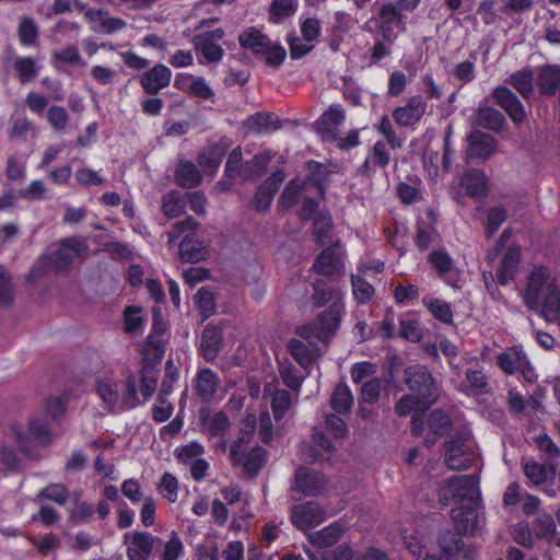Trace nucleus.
<instances>
[{
  "mask_svg": "<svg viewBox=\"0 0 560 560\" xmlns=\"http://www.w3.org/2000/svg\"><path fill=\"white\" fill-rule=\"evenodd\" d=\"M96 393L107 410L113 413L130 410L140 404L138 380L132 374L125 383H120L112 374L100 376L96 381Z\"/></svg>",
  "mask_w": 560,
  "mask_h": 560,
  "instance_id": "nucleus-1",
  "label": "nucleus"
},
{
  "mask_svg": "<svg viewBox=\"0 0 560 560\" xmlns=\"http://www.w3.org/2000/svg\"><path fill=\"white\" fill-rule=\"evenodd\" d=\"M255 423V416H248L245 429L241 430L237 440H235L230 447L232 464L242 467L250 477L256 476L266 463L265 451L258 445H250Z\"/></svg>",
  "mask_w": 560,
  "mask_h": 560,
  "instance_id": "nucleus-2",
  "label": "nucleus"
},
{
  "mask_svg": "<svg viewBox=\"0 0 560 560\" xmlns=\"http://www.w3.org/2000/svg\"><path fill=\"white\" fill-rule=\"evenodd\" d=\"M85 250L86 245L83 240L78 237L63 240L56 249H51L49 254L36 260L28 273L30 280H36L47 270L60 271L66 269L73 259L80 257Z\"/></svg>",
  "mask_w": 560,
  "mask_h": 560,
  "instance_id": "nucleus-3",
  "label": "nucleus"
},
{
  "mask_svg": "<svg viewBox=\"0 0 560 560\" xmlns=\"http://www.w3.org/2000/svg\"><path fill=\"white\" fill-rule=\"evenodd\" d=\"M478 459L477 445L469 431L451 436L445 443V464L452 470H465Z\"/></svg>",
  "mask_w": 560,
  "mask_h": 560,
  "instance_id": "nucleus-4",
  "label": "nucleus"
},
{
  "mask_svg": "<svg viewBox=\"0 0 560 560\" xmlns=\"http://www.w3.org/2000/svg\"><path fill=\"white\" fill-rule=\"evenodd\" d=\"M439 494L444 505L452 500L478 504L480 500L479 478L476 475L454 476L440 487Z\"/></svg>",
  "mask_w": 560,
  "mask_h": 560,
  "instance_id": "nucleus-5",
  "label": "nucleus"
},
{
  "mask_svg": "<svg viewBox=\"0 0 560 560\" xmlns=\"http://www.w3.org/2000/svg\"><path fill=\"white\" fill-rule=\"evenodd\" d=\"M559 284L550 270L544 266L533 268L527 278L524 300L529 308L538 307L550 291Z\"/></svg>",
  "mask_w": 560,
  "mask_h": 560,
  "instance_id": "nucleus-6",
  "label": "nucleus"
},
{
  "mask_svg": "<svg viewBox=\"0 0 560 560\" xmlns=\"http://www.w3.org/2000/svg\"><path fill=\"white\" fill-rule=\"evenodd\" d=\"M343 312V302H332L312 325L302 327L299 334L304 338H310L313 335L317 339L326 341L338 330Z\"/></svg>",
  "mask_w": 560,
  "mask_h": 560,
  "instance_id": "nucleus-7",
  "label": "nucleus"
},
{
  "mask_svg": "<svg viewBox=\"0 0 560 560\" xmlns=\"http://www.w3.org/2000/svg\"><path fill=\"white\" fill-rule=\"evenodd\" d=\"M405 382L411 393L418 395L422 407L436 400V387L432 374L424 365H412L405 370Z\"/></svg>",
  "mask_w": 560,
  "mask_h": 560,
  "instance_id": "nucleus-8",
  "label": "nucleus"
},
{
  "mask_svg": "<svg viewBox=\"0 0 560 560\" xmlns=\"http://www.w3.org/2000/svg\"><path fill=\"white\" fill-rule=\"evenodd\" d=\"M11 434L22 453L31 454L32 442L39 445H48L51 442V433L46 419L34 417L28 422L27 433L23 432L20 425L11 428Z\"/></svg>",
  "mask_w": 560,
  "mask_h": 560,
  "instance_id": "nucleus-9",
  "label": "nucleus"
},
{
  "mask_svg": "<svg viewBox=\"0 0 560 560\" xmlns=\"http://www.w3.org/2000/svg\"><path fill=\"white\" fill-rule=\"evenodd\" d=\"M401 539L410 555L419 559L432 540V534L422 521H415L400 530Z\"/></svg>",
  "mask_w": 560,
  "mask_h": 560,
  "instance_id": "nucleus-10",
  "label": "nucleus"
},
{
  "mask_svg": "<svg viewBox=\"0 0 560 560\" xmlns=\"http://www.w3.org/2000/svg\"><path fill=\"white\" fill-rule=\"evenodd\" d=\"M377 26L384 40L394 42L406 30V24L398 8L393 3L380 9Z\"/></svg>",
  "mask_w": 560,
  "mask_h": 560,
  "instance_id": "nucleus-11",
  "label": "nucleus"
},
{
  "mask_svg": "<svg viewBox=\"0 0 560 560\" xmlns=\"http://www.w3.org/2000/svg\"><path fill=\"white\" fill-rule=\"evenodd\" d=\"M290 517L296 528L305 532L320 525L327 518V514L316 502H305L294 505Z\"/></svg>",
  "mask_w": 560,
  "mask_h": 560,
  "instance_id": "nucleus-12",
  "label": "nucleus"
},
{
  "mask_svg": "<svg viewBox=\"0 0 560 560\" xmlns=\"http://www.w3.org/2000/svg\"><path fill=\"white\" fill-rule=\"evenodd\" d=\"M345 256L343 247L339 242H336L319 254L313 268L324 276H340L345 272Z\"/></svg>",
  "mask_w": 560,
  "mask_h": 560,
  "instance_id": "nucleus-13",
  "label": "nucleus"
},
{
  "mask_svg": "<svg viewBox=\"0 0 560 560\" xmlns=\"http://www.w3.org/2000/svg\"><path fill=\"white\" fill-rule=\"evenodd\" d=\"M220 377L214 371L208 368L198 370L194 378V387L196 395L203 402H211L217 399H223V395L220 394Z\"/></svg>",
  "mask_w": 560,
  "mask_h": 560,
  "instance_id": "nucleus-14",
  "label": "nucleus"
},
{
  "mask_svg": "<svg viewBox=\"0 0 560 560\" xmlns=\"http://www.w3.org/2000/svg\"><path fill=\"white\" fill-rule=\"evenodd\" d=\"M223 36V30L217 28L196 35L192 39V44L195 49L199 51L208 62H218L224 55L223 48L220 45Z\"/></svg>",
  "mask_w": 560,
  "mask_h": 560,
  "instance_id": "nucleus-15",
  "label": "nucleus"
},
{
  "mask_svg": "<svg viewBox=\"0 0 560 560\" xmlns=\"http://www.w3.org/2000/svg\"><path fill=\"white\" fill-rule=\"evenodd\" d=\"M166 326L163 322L160 310H153V329L148 337L143 349V360L159 363L164 357V345L161 340V336L165 332Z\"/></svg>",
  "mask_w": 560,
  "mask_h": 560,
  "instance_id": "nucleus-16",
  "label": "nucleus"
},
{
  "mask_svg": "<svg viewBox=\"0 0 560 560\" xmlns=\"http://www.w3.org/2000/svg\"><path fill=\"white\" fill-rule=\"evenodd\" d=\"M124 540L128 560H149L156 537L147 532H135L125 534Z\"/></svg>",
  "mask_w": 560,
  "mask_h": 560,
  "instance_id": "nucleus-17",
  "label": "nucleus"
},
{
  "mask_svg": "<svg viewBox=\"0 0 560 560\" xmlns=\"http://www.w3.org/2000/svg\"><path fill=\"white\" fill-rule=\"evenodd\" d=\"M427 103L420 95L411 96L404 106L396 107L393 112L395 122L401 127H409L424 116Z\"/></svg>",
  "mask_w": 560,
  "mask_h": 560,
  "instance_id": "nucleus-18",
  "label": "nucleus"
},
{
  "mask_svg": "<svg viewBox=\"0 0 560 560\" xmlns=\"http://www.w3.org/2000/svg\"><path fill=\"white\" fill-rule=\"evenodd\" d=\"M495 103L504 109L511 120L515 124L524 121L525 108L520 98L506 86H497L492 92Z\"/></svg>",
  "mask_w": 560,
  "mask_h": 560,
  "instance_id": "nucleus-19",
  "label": "nucleus"
},
{
  "mask_svg": "<svg viewBox=\"0 0 560 560\" xmlns=\"http://www.w3.org/2000/svg\"><path fill=\"white\" fill-rule=\"evenodd\" d=\"M495 103L504 109L511 120L515 124L524 121L525 108L520 98L506 86H497L492 92Z\"/></svg>",
  "mask_w": 560,
  "mask_h": 560,
  "instance_id": "nucleus-20",
  "label": "nucleus"
},
{
  "mask_svg": "<svg viewBox=\"0 0 560 560\" xmlns=\"http://www.w3.org/2000/svg\"><path fill=\"white\" fill-rule=\"evenodd\" d=\"M528 364L527 357L521 348H509L498 357V365L505 374L513 375L521 371L527 380L532 381V369L526 371Z\"/></svg>",
  "mask_w": 560,
  "mask_h": 560,
  "instance_id": "nucleus-21",
  "label": "nucleus"
},
{
  "mask_svg": "<svg viewBox=\"0 0 560 560\" xmlns=\"http://www.w3.org/2000/svg\"><path fill=\"white\" fill-rule=\"evenodd\" d=\"M172 71L165 65L159 63L139 77L140 84L144 92L150 95L158 94L170 85Z\"/></svg>",
  "mask_w": 560,
  "mask_h": 560,
  "instance_id": "nucleus-22",
  "label": "nucleus"
},
{
  "mask_svg": "<svg viewBox=\"0 0 560 560\" xmlns=\"http://www.w3.org/2000/svg\"><path fill=\"white\" fill-rule=\"evenodd\" d=\"M326 485L323 475L302 467L295 474L292 490H296L307 497H316L322 493Z\"/></svg>",
  "mask_w": 560,
  "mask_h": 560,
  "instance_id": "nucleus-23",
  "label": "nucleus"
},
{
  "mask_svg": "<svg viewBox=\"0 0 560 560\" xmlns=\"http://www.w3.org/2000/svg\"><path fill=\"white\" fill-rule=\"evenodd\" d=\"M282 182L283 173L281 171H277L259 186L253 201V206L257 211H267L270 208L273 196L278 191Z\"/></svg>",
  "mask_w": 560,
  "mask_h": 560,
  "instance_id": "nucleus-24",
  "label": "nucleus"
},
{
  "mask_svg": "<svg viewBox=\"0 0 560 560\" xmlns=\"http://www.w3.org/2000/svg\"><path fill=\"white\" fill-rule=\"evenodd\" d=\"M438 541L444 553L442 557L448 560L457 555H462L465 559H474L477 553L475 548L465 546L459 535L451 530L440 535Z\"/></svg>",
  "mask_w": 560,
  "mask_h": 560,
  "instance_id": "nucleus-25",
  "label": "nucleus"
},
{
  "mask_svg": "<svg viewBox=\"0 0 560 560\" xmlns=\"http://www.w3.org/2000/svg\"><path fill=\"white\" fill-rule=\"evenodd\" d=\"M452 518L458 534H472L478 525V504L453 509Z\"/></svg>",
  "mask_w": 560,
  "mask_h": 560,
  "instance_id": "nucleus-26",
  "label": "nucleus"
},
{
  "mask_svg": "<svg viewBox=\"0 0 560 560\" xmlns=\"http://www.w3.org/2000/svg\"><path fill=\"white\" fill-rule=\"evenodd\" d=\"M521 262V249L518 246H510L500 262L497 278L500 284H508L516 275Z\"/></svg>",
  "mask_w": 560,
  "mask_h": 560,
  "instance_id": "nucleus-27",
  "label": "nucleus"
},
{
  "mask_svg": "<svg viewBox=\"0 0 560 560\" xmlns=\"http://www.w3.org/2000/svg\"><path fill=\"white\" fill-rule=\"evenodd\" d=\"M85 18L89 22L93 23L94 31L107 34L118 32L127 25L125 20L110 16L107 12L102 10H88L85 12Z\"/></svg>",
  "mask_w": 560,
  "mask_h": 560,
  "instance_id": "nucleus-28",
  "label": "nucleus"
},
{
  "mask_svg": "<svg viewBox=\"0 0 560 560\" xmlns=\"http://www.w3.org/2000/svg\"><path fill=\"white\" fill-rule=\"evenodd\" d=\"M332 450V443L323 433L317 432L313 435L312 444L304 446L301 453L304 460L314 462L318 459H329Z\"/></svg>",
  "mask_w": 560,
  "mask_h": 560,
  "instance_id": "nucleus-29",
  "label": "nucleus"
},
{
  "mask_svg": "<svg viewBox=\"0 0 560 560\" xmlns=\"http://www.w3.org/2000/svg\"><path fill=\"white\" fill-rule=\"evenodd\" d=\"M468 144L469 155L487 159L495 151L497 141L488 133L474 131L468 137Z\"/></svg>",
  "mask_w": 560,
  "mask_h": 560,
  "instance_id": "nucleus-30",
  "label": "nucleus"
},
{
  "mask_svg": "<svg viewBox=\"0 0 560 560\" xmlns=\"http://www.w3.org/2000/svg\"><path fill=\"white\" fill-rule=\"evenodd\" d=\"M307 175L302 184L304 189L307 186H314L318 194L323 195L325 187L329 180L330 172L328 167L317 161H308L305 164Z\"/></svg>",
  "mask_w": 560,
  "mask_h": 560,
  "instance_id": "nucleus-31",
  "label": "nucleus"
},
{
  "mask_svg": "<svg viewBox=\"0 0 560 560\" xmlns=\"http://www.w3.org/2000/svg\"><path fill=\"white\" fill-rule=\"evenodd\" d=\"M244 128L248 132L267 133L280 128V120L272 113H256L244 121Z\"/></svg>",
  "mask_w": 560,
  "mask_h": 560,
  "instance_id": "nucleus-32",
  "label": "nucleus"
},
{
  "mask_svg": "<svg viewBox=\"0 0 560 560\" xmlns=\"http://www.w3.org/2000/svg\"><path fill=\"white\" fill-rule=\"evenodd\" d=\"M343 120L345 110L339 105H331L317 120V129L323 136L332 137Z\"/></svg>",
  "mask_w": 560,
  "mask_h": 560,
  "instance_id": "nucleus-33",
  "label": "nucleus"
},
{
  "mask_svg": "<svg viewBox=\"0 0 560 560\" xmlns=\"http://www.w3.org/2000/svg\"><path fill=\"white\" fill-rule=\"evenodd\" d=\"M208 248L198 240L190 235H186L179 244V257L185 262H197L206 259Z\"/></svg>",
  "mask_w": 560,
  "mask_h": 560,
  "instance_id": "nucleus-34",
  "label": "nucleus"
},
{
  "mask_svg": "<svg viewBox=\"0 0 560 560\" xmlns=\"http://www.w3.org/2000/svg\"><path fill=\"white\" fill-rule=\"evenodd\" d=\"M201 428L210 436H221L228 432L230 421L223 411L207 412L201 416Z\"/></svg>",
  "mask_w": 560,
  "mask_h": 560,
  "instance_id": "nucleus-35",
  "label": "nucleus"
},
{
  "mask_svg": "<svg viewBox=\"0 0 560 560\" xmlns=\"http://www.w3.org/2000/svg\"><path fill=\"white\" fill-rule=\"evenodd\" d=\"M222 340L219 328L212 325L205 327L200 340V350L207 360H213L218 353Z\"/></svg>",
  "mask_w": 560,
  "mask_h": 560,
  "instance_id": "nucleus-36",
  "label": "nucleus"
},
{
  "mask_svg": "<svg viewBox=\"0 0 560 560\" xmlns=\"http://www.w3.org/2000/svg\"><path fill=\"white\" fill-rule=\"evenodd\" d=\"M223 155L224 149L222 147L218 144L209 145L198 154L197 161L205 173L213 175L218 171Z\"/></svg>",
  "mask_w": 560,
  "mask_h": 560,
  "instance_id": "nucleus-37",
  "label": "nucleus"
},
{
  "mask_svg": "<svg viewBox=\"0 0 560 560\" xmlns=\"http://www.w3.org/2000/svg\"><path fill=\"white\" fill-rule=\"evenodd\" d=\"M289 350L294 360L304 369L311 366L318 355L316 346H307L298 339L289 342Z\"/></svg>",
  "mask_w": 560,
  "mask_h": 560,
  "instance_id": "nucleus-38",
  "label": "nucleus"
},
{
  "mask_svg": "<svg viewBox=\"0 0 560 560\" xmlns=\"http://www.w3.org/2000/svg\"><path fill=\"white\" fill-rule=\"evenodd\" d=\"M342 292L329 285L326 281L318 280L313 285L312 301L316 307H322L328 302H342Z\"/></svg>",
  "mask_w": 560,
  "mask_h": 560,
  "instance_id": "nucleus-39",
  "label": "nucleus"
},
{
  "mask_svg": "<svg viewBox=\"0 0 560 560\" xmlns=\"http://www.w3.org/2000/svg\"><path fill=\"white\" fill-rule=\"evenodd\" d=\"M537 85L544 94H555L560 91V67L546 66L538 75Z\"/></svg>",
  "mask_w": 560,
  "mask_h": 560,
  "instance_id": "nucleus-40",
  "label": "nucleus"
},
{
  "mask_svg": "<svg viewBox=\"0 0 560 560\" xmlns=\"http://www.w3.org/2000/svg\"><path fill=\"white\" fill-rule=\"evenodd\" d=\"M462 185L467 194L474 198H482L487 192V177L476 170L468 171L462 178Z\"/></svg>",
  "mask_w": 560,
  "mask_h": 560,
  "instance_id": "nucleus-41",
  "label": "nucleus"
},
{
  "mask_svg": "<svg viewBox=\"0 0 560 560\" xmlns=\"http://www.w3.org/2000/svg\"><path fill=\"white\" fill-rule=\"evenodd\" d=\"M536 446L546 457L547 465L550 470L555 472L560 465V448L547 434H539L536 438Z\"/></svg>",
  "mask_w": 560,
  "mask_h": 560,
  "instance_id": "nucleus-42",
  "label": "nucleus"
},
{
  "mask_svg": "<svg viewBox=\"0 0 560 560\" xmlns=\"http://www.w3.org/2000/svg\"><path fill=\"white\" fill-rule=\"evenodd\" d=\"M272 158L273 154L270 151H264L256 154L250 162L245 164L243 180H255L261 176Z\"/></svg>",
  "mask_w": 560,
  "mask_h": 560,
  "instance_id": "nucleus-43",
  "label": "nucleus"
},
{
  "mask_svg": "<svg viewBox=\"0 0 560 560\" xmlns=\"http://www.w3.org/2000/svg\"><path fill=\"white\" fill-rule=\"evenodd\" d=\"M243 48L250 49L254 54H260L268 48L270 39L255 28H248L238 37Z\"/></svg>",
  "mask_w": 560,
  "mask_h": 560,
  "instance_id": "nucleus-44",
  "label": "nucleus"
},
{
  "mask_svg": "<svg viewBox=\"0 0 560 560\" xmlns=\"http://www.w3.org/2000/svg\"><path fill=\"white\" fill-rule=\"evenodd\" d=\"M176 182L182 187L191 188L199 185L201 175L197 166L189 161L179 162L176 168Z\"/></svg>",
  "mask_w": 560,
  "mask_h": 560,
  "instance_id": "nucleus-45",
  "label": "nucleus"
},
{
  "mask_svg": "<svg viewBox=\"0 0 560 560\" xmlns=\"http://www.w3.org/2000/svg\"><path fill=\"white\" fill-rule=\"evenodd\" d=\"M343 527L339 523H332L311 536V541L318 548H326L336 544L343 534Z\"/></svg>",
  "mask_w": 560,
  "mask_h": 560,
  "instance_id": "nucleus-46",
  "label": "nucleus"
},
{
  "mask_svg": "<svg viewBox=\"0 0 560 560\" xmlns=\"http://www.w3.org/2000/svg\"><path fill=\"white\" fill-rule=\"evenodd\" d=\"M299 8V0H272L269 10V21L273 24L281 23L292 16Z\"/></svg>",
  "mask_w": 560,
  "mask_h": 560,
  "instance_id": "nucleus-47",
  "label": "nucleus"
},
{
  "mask_svg": "<svg viewBox=\"0 0 560 560\" xmlns=\"http://www.w3.org/2000/svg\"><path fill=\"white\" fill-rule=\"evenodd\" d=\"M509 83L524 97L528 98L534 92V74L530 69H523L510 75Z\"/></svg>",
  "mask_w": 560,
  "mask_h": 560,
  "instance_id": "nucleus-48",
  "label": "nucleus"
},
{
  "mask_svg": "<svg viewBox=\"0 0 560 560\" xmlns=\"http://www.w3.org/2000/svg\"><path fill=\"white\" fill-rule=\"evenodd\" d=\"M422 304L443 324H451L453 322V311L446 301L433 296H424Z\"/></svg>",
  "mask_w": 560,
  "mask_h": 560,
  "instance_id": "nucleus-49",
  "label": "nucleus"
},
{
  "mask_svg": "<svg viewBox=\"0 0 560 560\" xmlns=\"http://www.w3.org/2000/svg\"><path fill=\"white\" fill-rule=\"evenodd\" d=\"M548 465L540 464L534 459L523 463V472L529 486L544 485L548 479Z\"/></svg>",
  "mask_w": 560,
  "mask_h": 560,
  "instance_id": "nucleus-50",
  "label": "nucleus"
},
{
  "mask_svg": "<svg viewBox=\"0 0 560 560\" xmlns=\"http://www.w3.org/2000/svg\"><path fill=\"white\" fill-rule=\"evenodd\" d=\"M386 142L384 141H376L372 148V150L369 152L362 168L368 172L371 164L378 166V167H386L389 164L390 155L387 148Z\"/></svg>",
  "mask_w": 560,
  "mask_h": 560,
  "instance_id": "nucleus-51",
  "label": "nucleus"
},
{
  "mask_svg": "<svg viewBox=\"0 0 560 560\" xmlns=\"http://www.w3.org/2000/svg\"><path fill=\"white\" fill-rule=\"evenodd\" d=\"M428 425L433 439L427 438L429 444L435 442L436 436L445 434L451 428L450 417L442 410H433L428 419Z\"/></svg>",
  "mask_w": 560,
  "mask_h": 560,
  "instance_id": "nucleus-52",
  "label": "nucleus"
},
{
  "mask_svg": "<svg viewBox=\"0 0 560 560\" xmlns=\"http://www.w3.org/2000/svg\"><path fill=\"white\" fill-rule=\"evenodd\" d=\"M352 404L353 396L350 388L345 384L337 385L330 398L331 408L338 413H345L350 410Z\"/></svg>",
  "mask_w": 560,
  "mask_h": 560,
  "instance_id": "nucleus-53",
  "label": "nucleus"
},
{
  "mask_svg": "<svg viewBox=\"0 0 560 560\" xmlns=\"http://www.w3.org/2000/svg\"><path fill=\"white\" fill-rule=\"evenodd\" d=\"M399 335L411 342H419L422 338V327L419 319L411 314L404 315L400 320Z\"/></svg>",
  "mask_w": 560,
  "mask_h": 560,
  "instance_id": "nucleus-54",
  "label": "nucleus"
},
{
  "mask_svg": "<svg viewBox=\"0 0 560 560\" xmlns=\"http://www.w3.org/2000/svg\"><path fill=\"white\" fill-rule=\"evenodd\" d=\"M332 218L328 212L320 211L314 219V232L320 245L331 242Z\"/></svg>",
  "mask_w": 560,
  "mask_h": 560,
  "instance_id": "nucleus-55",
  "label": "nucleus"
},
{
  "mask_svg": "<svg viewBox=\"0 0 560 560\" xmlns=\"http://www.w3.org/2000/svg\"><path fill=\"white\" fill-rule=\"evenodd\" d=\"M540 305L547 320L560 327V285L550 291Z\"/></svg>",
  "mask_w": 560,
  "mask_h": 560,
  "instance_id": "nucleus-56",
  "label": "nucleus"
},
{
  "mask_svg": "<svg viewBox=\"0 0 560 560\" xmlns=\"http://www.w3.org/2000/svg\"><path fill=\"white\" fill-rule=\"evenodd\" d=\"M477 121L483 128L498 131L503 127L505 118L498 109L486 106L479 108Z\"/></svg>",
  "mask_w": 560,
  "mask_h": 560,
  "instance_id": "nucleus-57",
  "label": "nucleus"
},
{
  "mask_svg": "<svg viewBox=\"0 0 560 560\" xmlns=\"http://www.w3.org/2000/svg\"><path fill=\"white\" fill-rule=\"evenodd\" d=\"M360 551H354L350 546L343 544L332 550L322 552L319 556L307 551L311 560H358Z\"/></svg>",
  "mask_w": 560,
  "mask_h": 560,
  "instance_id": "nucleus-58",
  "label": "nucleus"
},
{
  "mask_svg": "<svg viewBox=\"0 0 560 560\" xmlns=\"http://www.w3.org/2000/svg\"><path fill=\"white\" fill-rule=\"evenodd\" d=\"M163 211L168 218L182 215L186 208V199L178 191H170L163 197Z\"/></svg>",
  "mask_w": 560,
  "mask_h": 560,
  "instance_id": "nucleus-59",
  "label": "nucleus"
},
{
  "mask_svg": "<svg viewBox=\"0 0 560 560\" xmlns=\"http://www.w3.org/2000/svg\"><path fill=\"white\" fill-rule=\"evenodd\" d=\"M151 363L154 364L152 361H145V364L141 371L140 393L143 396L144 401L151 398L156 389L158 384V377L153 370L150 368Z\"/></svg>",
  "mask_w": 560,
  "mask_h": 560,
  "instance_id": "nucleus-60",
  "label": "nucleus"
},
{
  "mask_svg": "<svg viewBox=\"0 0 560 560\" xmlns=\"http://www.w3.org/2000/svg\"><path fill=\"white\" fill-rule=\"evenodd\" d=\"M351 285L353 296L360 304L368 303L374 295V288L360 275H351Z\"/></svg>",
  "mask_w": 560,
  "mask_h": 560,
  "instance_id": "nucleus-61",
  "label": "nucleus"
},
{
  "mask_svg": "<svg viewBox=\"0 0 560 560\" xmlns=\"http://www.w3.org/2000/svg\"><path fill=\"white\" fill-rule=\"evenodd\" d=\"M184 556V545L175 530L170 534L168 540L164 544L161 555L162 560H180Z\"/></svg>",
  "mask_w": 560,
  "mask_h": 560,
  "instance_id": "nucleus-62",
  "label": "nucleus"
},
{
  "mask_svg": "<svg viewBox=\"0 0 560 560\" xmlns=\"http://www.w3.org/2000/svg\"><path fill=\"white\" fill-rule=\"evenodd\" d=\"M429 262L440 277L446 276L454 268L453 259L445 250L431 252L429 255Z\"/></svg>",
  "mask_w": 560,
  "mask_h": 560,
  "instance_id": "nucleus-63",
  "label": "nucleus"
},
{
  "mask_svg": "<svg viewBox=\"0 0 560 560\" xmlns=\"http://www.w3.org/2000/svg\"><path fill=\"white\" fill-rule=\"evenodd\" d=\"M14 69L22 83L30 82L37 74L36 62L32 57H20L15 60Z\"/></svg>",
  "mask_w": 560,
  "mask_h": 560,
  "instance_id": "nucleus-64",
  "label": "nucleus"
}]
</instances>
